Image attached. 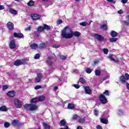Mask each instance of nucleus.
I'll list each match as a JSON object with an SVG mask.
<instances>
[{
    "instance_id": "obj_1",
    "label": "nucleus",
    "mask_w": 129,
    "mask_h": 129,
    "mask_svg": "<svg viewBox=\"0 0 129 129\" xmlns=\"http://www.w3.org/2000/svg\"><path fill=\"white\" fill-rule=\"evenodd\" d=\"M81 35V33L78 31H75L73 32L72 30L69 27H66L61 32V37L64 39H71L73 35L75 37H79Z\"/></svg>"
},
{
    "instance_id": "obj_2",
    "label": "nucleus",
    "mask_w": 129,
    "mask_h": 129,
    "mask_svg": "<svg viewBox=\"0 0 129 129\" xmlns=\"http://www.w3.org/2000/svg\"><path fill=\"white\" fill-rule=\"evenodd\" d=\"M24 107L26 109L30 110V111H33L38 109V106L33 104H25L24 105Z\"/></svg>"
},
{
    "instance_id": "obj_3",
    "label": "nucleus",
    "mask_w": 129,
    "mask_h": 129,
    "mask_svg": "<svg viewBox=\"0 0 129 129\" xmlns=\"http://www.w3.org/2000/svg\"><path fill=\"white\" fill-rule=\"evenodd\" d=\"M29 60H19L17 59L14 62L15 66H21V65H23V64H26L27 62H28Z\"/></svg>"
},
{
    "instance_id": "obj_4",
    "label": "nucleus",
    "mask_w": 129,
    "mask_h": 129,
    "mask_svg": "<svg viewBox=\"0 0 129 129\" xmlns=\"http://www.w3.org/2000/svg\"><path fill=\"white\" fill-rule=\"evenodd\" d=\"M93 37L94 38V39H96V40H98L100 42H102V41H104V37L98 34H94L93 35Z\"/></svg>"
},
{
    "instance_id": "obj_5",
    "label": "nucleus",
    "mask_w": 129,
    "mask_h": 129,
    "mask_svg": "<svg viewBox=\"0 0 129 129\" xmlns=\"http://www.w3.org/2000/svg\"><path fill=\"white\" fill-rule=\"evenodd\" d=\"M14 104L16 108H21L22 107V102L18 99H15Z\"/></svg>"
},
{
    "instance_id": "obj_6",
    "label": "nucleus",
    "mask_w": 129,
    "mask_h": 129,
    "mask_svg": "<svg viewBox=\"0 0 129 129\" xmlns=\"http://www.w3.org/2000/svg\"><path fill=\"white\" fill-rule=\"evenodd\" d=\"M100 101L103 104H106L107 103V99L105 97V96L103 94H101L99 97Z\"/></svg>"
},
{
    "instance_id": "obj_7",
    "label": "nucleus",
    "mask_w": 129,
    "mask_h": 129,
    "mask_svg": "<svg viewBox=\"0 0 129 129\" xmlns=\"http://www.w3.org/2000/svg\"><path fill=\"white\" fill-rule=\"evenodd\" d=\"M31 18L33 21H37V20H39L41 18V16L39 14H34L31 15Z\"/></svg>"
},
{
    "instance_id": "obj_8",
    "label": "nucleus",
    "mask_w": 129,
    "mask_h": 129,
    "mask_svg": "<svg viewBox=\"0 0 129 129\" xmlns=\"http://www.w3.org/2000/svg\"><path fill=\"white\" fill-rule=\"evenodd\" d=\"M13 35L15 38H20V39H24V35L22 33H17L15 32L14 33Z\"/></svg>"
},
{
    "instance_id": "obj_9",
    "label": "nucleus",
    "mask_w": 129,
    "mask_h": 129,
    "mask_svg": "<svg viewBox=\"0 0 129 129\" xmlns=\"http://www.w3.org/2000/svg\"><path fill=\"white\" fill-rule=\"evenodd\" d=\"M108 58L110 59L111 61H113V62H115V63L118 62V60L115 59L113 57V55L112 54H110L109 56H108Z\"/></svg>"
},
{
    "instance_id": "obj_10",
    "label": "nucleus",
    "mask_w": 129,
    "mask_h": 129,
    "mask_svg": "<svg viewBox=\"0 0 129 129\" xmlns=\"http://www.w3.org/2000/svg\"><path fill=\"white\" fill-rule=\"evenodd\" d=\"M7 27L9 29V30H13L14 29V23L12 22H9L7 24Z\"/></svg>"
},
{
    "instance_id": "obj_11",
    "label": "nucleus",
    "mask_w": 129,
    "mask_h": 129,
    "mask_svg": "<svg viewBox=\"0 0 129 129\" xmlns=\"http://www.w3.org/2000/svg\"><path fill=\"white\" fill-rule=\"evenodd\" d=\"M85 91L87 94H92V92H91V90H90V88L89 87H85Z\"/></svg>"
},
{
    "instance_id": "obj_12",
    "label": "nucleus",
    "mask_w": 129,
    "mask_h": 129,
    "mask_svg": "<svg viewBox=\"0 0 129 129\" xmlns=\"http://www.w3.org/2000/svg\"><path fill=\"white\" fill-rule=\"evenodd\" d=\"M10 47L11 49H15V48H16V43H15V40H12L10 42Z\"/></svg>"
},
{
    "instance_id": "obj_13",
    "label": "nucleus",
    "mask_w": 129,
    "mask_h": 129,
    "mask_svg": "<svg viewBox=\"0 0 129 129\" xmlns=\"http://www.w3.org/2000/svg\"><path fill=\"white\" fill-rule=\"evenodd\" d=\"M15 92H14V91H9L8 93H7V95L9 97H14V96H15Z\"/></svg>"
},
{
    "instance_id": "obj_14",
    "label": "nucleus",
    "mask_w": 129,
    "mask_h": 129,
    "mask_svg": "<svg viewBox=\"0 0 129 129\" xmlns=\"http://www.w3.org/2000/svg\"><path fill=\"white\" fill-rule=\"evenodd\" d=\"M30 48H31L32 50H36L37 48H38V44L36 43H33L30 45Z\"/></svg>"
},
{
    "instance_id": "obj_15",
    "label": "nucleus",
    "mask_w": 129,
    "mask_h": 129,
    "mask_svg": "<svg viewBox=\"0 0 129 129\" xmlns=\"http://www.w3.org/2000/svg\"><path fill=\"white\" fill-rule=\"evenodd\" d=\"M100 121L102 123H104V124H107V123H108V120L105 118H101Z\"/></svg>"
},
{
    "instance_id": "obj_16",
    "label": "nucleus",
    "mask_w": 129,
    "mask_h": 129,
    "mask_svg": "<svg viewBox=\"0 0 129 129\" xmlns=\"http://www.w3.org/2000/svg\"><path fill=\"white\" fill-rule=\"evenodd\" d=\"M86 117H85L80 118L78 121L80 123H84L86 121Z\"/></svg>"
},
{
    "instance_id": "obj_17",
    "label": "nucleus",
    "mask_w": 129,
    "mask_h": 129,
    "mask_svg": "<svg viewBox=\"0 0 129 129\" xmlns=\"http://www.w3.org/2000/svg\"><path fill=\"white\" fill-rule=\"evenodd\" d=\"M0 110L1 111H8L9 109L6 106H2L0 107Z\"/></svg>"
},
{
    "instance_id": "obj_18",
    "label": "nucleus",
    "mask_w": 129,
    "mask_h": 129,
    "mask_svg": "<svg viewBox=\"0 0 129 129\" xmlns=\"http://www.w3.org/2000/svg\"><path fill=\"white\" fill-rule=\"evenodd\" d=\"M18 123H19V120L17 119H14L12 122V125H13V126H17Z\"/></svg>"
},
{
    "instance_id": "obj_19",
    "label": "nucleus",
    "mask_w": 129,
    "mask_h": 129,
    "mask_svg": "<svg viewBox=\"0 0 129 129\" xmlns=\"http://www.w3.org/2000/svg\"><path fill=\"white\" fill-rule=\"evenodd\" d=\"M9 11L11 14H12V15H17V14H18V12L15 9L10 8Z\"/></svg>"
},
{
    "instance_id": "obj_20",
    "label": "nucleus",
    "mask_w": 129,
    "mask_h": 129,
    "mask_svg": "<svg viewBox=\"0 0 129 129\" xmlns=\"http://www.w3.org/2000/svg\"><path fill=\"white\" fill-rule=\"evenodd\" d=\"M124 113V112L121 109H118L116 111V114H118V115H122Z\"/></svg>"
},
{
    "instance_id": "obj_21",
    "label": "nucleus",
    "mask_w": 129,
    "mask_h": 129,
    "mask_svg": "<svg viewBox=\"0 0 129 129\" xmlns=\"http://www.w3.org/2000/svg\"><path fill=\"white\" fill-rule=\"evenodd\" d=\"M35 5V2L32 1L30 0L28 3H27V6L28 7H33V6Z\"/></svg>"
},
{
    "instance_id": "obj_22",
    "label": "nucleus",
    "mask_w": 129,
    "mask_h": 129,
    "mask_svg": "<svg viewBox=\"0 0 129 129\" xmlns=\"http://www.w3.org/2000/svg\"><path fill=\"white\" fill-rule=\"evenodd\" d=\"M100 29L103 30V31H107V25L106 24H103L101 26Z\"/></svg>"
},
{
    "instance_id": "obj_23",
    "label": "nucleus",
    "mask_w": 129,
    "mask_h": 129,
    "mask_svg": "<svg viewBox=\"0 0 129 129\" xmlns=\"http://www.w3.org/2000/svg\"><path fill=\"white\" fill-rule=\"evenodd\" d=\"M120 81L122 82V83H125V77L124 76H122L120 77Z\"/></svg>"
},
{
    "instance_id": "obj_24",
    "label": "nucleus",
    "mask_w": 129,
    "mask_h": 129,
    "mask_svg": "<svg viewBox=\"0 0 129 129\" xmlns=\"http://www.w3.org/2000/svg\"><path fill=\"white\" fill-rule=\"evenodd\" d=\"M110 35L111 37H112L113 38H114L115 37H116L117 36V33H116V32L114 31H112L110 33Z\"/></svg>"
},
{
    "instance_id": "obj_25",
    "label": "nucleus",
    "mask_w": 129,
    "mask_h": 129,
    "mask_svg": "<svg viewBox=\"0 0 129 129\" xmlns=\"http://www.w3.org/2000/svg\"><path fill=\"white\" fill-rule=\"evenodd\" d=\"M43 125L44 129H50V125L47 123H43Z\"/></svg>"
},
{
    "instance_id": "obj_26",
    "label": "nucleus",
    "mask_w": 129,
    "mask_h": 129,
    "mask_svg": "<svg viewBox=\"0 0 129 129\" xmlns=\"http://www.w3.org/2000/svg\"><path fill=\"white\" fill-rule=\"evenodd\" d=\"M75 107V106L73 104L70 103L68 105V108H69V109H74Z\"/></svg>"
},
{
    "instance_id": "obj_27",
    "label": "nucleus",
    "mask_w": 129,
    "mask_h": 129,
    "mask_svg": "<svg viewBox=\"0 0 129 129\" xmlns=\"http://www.w3.org/2000/svg\"><path fill=\"white\" fill-rule=\"evenodd\" d=\"M46 47H47V46L45 43H40V45L38 48L39 49H44V48H46Z\"/></svg>"
},
{
    "instance_id": "obj_28",
    "label": "nucleus",
    "mask_w": 129,
    "mask_h": 129,
    "mask_svg": "<svg viewBox=\"0 0 129 129\" xmlns=\"http://www.w3.org/2000/svg\"><path fill=\"white\" fill-rule=\"evenodd\" d=\"M85 72H86V73H88V74H90V73L92 72V70H91L89 68H86Z\"/></svg>"
},
{
    "instance_id": "obj_29",
    "label": "nucleus",
    "mask_w": 129,
    "mask_h": 129,
    "mask_svg": "<svg viewBox=\"0 0 129 129\" xmlns=\"http://www.w3.org/2000/svg\"><path fill=\"white\" fill-rule=\"evenodd\" d=\"M38 98V101H43V100H45V96H40Z\"/></svg>"
},
{
    "instance_id": "obj_30",
    "label": "nucleus",
    "mask_w": 129,
    "mask_h": 129,
    "mask_svg": "<svg viewBox=\"0 0 129 129\" xmlns=\"http://www.w3.org/2000/svg\"><path fill=\"white\" fill-rule=\"evenodd\" d=\"M38 101H39L38 100V97L34 98L31 100V103H35V102H38Z\"/></svg>"
},
{
    "instance_id": "obj_31",
    "label": "nucleus",
    "mask_w": 129,
    "mask_h": 129,
    "mask_svg": "<svg viewBox=\"0 0 129 129\" xmlns=\"http://www.w3.org/2000/svg\"><path fill=\"white\" fill-rule=\"evenodd\" d=\"M44 28L42 26H40L39 27H38L37 28V32H39V33L41 32H43V31H44Z\"/></svg>"
},
{
    "instance_id": "obj_32",
    "label": "nucleus",
    "mask_w": 129,
    "mask_h": 129,
    "mask_svg": "<svg viewBox=\"0 0 129 129\" xmlns=\"http://www.w3.org/2000/svg\"><path fill=\"white\" fill-rule=\"evenodd\" d=\"M46 63L49 66H51V65H52V64H53V61H52V60H51V59H47V60L46 61Z\"/></svg>"
},
{
    "instance_id": "obj_33",
    "label": "nucleus",
    "mask_w": 129,
    "mask_h": 129,
    "mask_svg": "<svg viewBox=\"0 0 129 129\" xmlns=\"http://www.w3.org/2000/svg\"><path fill=\"white\" fill-rule=\"evenodd\" d=\"M95 73V75L96 76H99V75H100V74L101 73V71H100V70H96Z\"/></svg>"
},
{
    "instance_id": "obj_34",
    "label": "nucleus",
    "mask_w": 129,
    "mask_h": 129,
    "mask_svg": "<svg viewBox=\"0 0 129 129\" xmlns=\"http://www.w3.org/2000/svg\"><path fill=\"white\" fill-rule=\"evenodd\" d=\"M80 82L82 83V84H85V79L84 78L81 77L79 80Z\"/></svg>"
},
{
    "instance_id": "obj_35",
    "label": "nucleus",
    "mask_w": 129,
    "mask_h": 129,
    "mask_svg": "<svg viewBox=\"0 0 129 129\" xmlns=\"http://www.w3.org/2000/svg\"><path fill=\"white\" fill-rule=\"evenodd\" d=\"M118 40V39L117 38H110V42L111 43L112 42H116L117 40Z\"/></svg>"
},
{
    "instance_id": "obj_36",
    "label": "nucleus",
    "mask_w": 129,
    "mask_h": 129,
    "mask_svg": "<svg viewBox=\"0 0 129 129\" xmlns=\"http://www.w3.org/2000/svg\"><path fill=\"white\" fill-rule=\"evenodd\" d=\"M80 25L81 26H82L83 27H86V26H87V22H83L82 23H80Z\"/></svg>"
},
{
    "instance_id": "obj_37",
    "label": "nucleus",
    "mask_w": 129,
    "mask_h": 129,
    "mask_svg": "<svg viewBox=\"0 0 129 129\" xmlns=\"http://www.w3.org/2000/svg\"><path fill=\"white\" fill-rule=\"evenodd\" d=\"M44 29H46V30H50V26L47 25L46 24H44Z\"/></svg>"
},
{
    "instance_id": "obj_38",
    "label": "nucleus",
    "mask_w": 129,
    "mask_h": 129,
    "mask_svg": "<svg viewBox=\"0 0 129 129\" xmlns=\"http://www.w3.org/2000/svg\"><path fill=\"white\" fill-rule=\"evenodd\" d=\"M10 123L8 122H6L5 124H4V126L6 128H8V127H10Z\"/></svg>"
},
{
    "instance_id": "obj_39",
    "label": "nucleus",
    "mask_w": 129,
    "mask_h": 129,
    "mask_svg": "<svg viewBox=\"0 0 129 129\" xmlns=\"http://www.w3.org/2000/svg\"><path fill=\"white\" fill-rule=\"evenodd\" d=\"M39 58H40V54L37 53L35 54L34 56V59H39Z\"/></svg>"
},
{
    "instance_id": "obj_40",
    "label": "nucleus",
    "mask_w": 129,
    "mask_h": 129,
    "mask_svg": "<svg viewBox=\"0 0 129 129\" xmlns=\"http://www.w3.org/2000/svg\"><path fill=\"white\" fill-rule=\"evenodd\" d=\"M103 52H104V54H107L108 53V49H107L106 48H104L103 49Z\"/></svg>"
},
{
    "instance_id": "obj_41",
    "label": "nucleus",
    "mask_w": 129,
    "mask_h": 129,
    "mask_svg": "<svg viewBox=\"0 0 129 129\" xmlns=\"http://www.w3.org/2000/svg\"><path fill=\"white\" fill-rule=\"evenodd\" d=\"M9 88V86L8 85H5L3 87V90H7Z\"/></svg>"
},
{
    "instance_id": "obj_42",
    "label": "nucleus",
    "mask_w": 129,
    "mask_h": 129,
    "mask_svg": "<svg viewBox=\"0 0 129 129\" xmlns=\"http://www.w3.org/2000/svg\"><path fill=\"white\" fill-rule=\"evenodd\" d=\"M104 94H105V95H106L107 96H108V95H109V92H108V90H106L104 92Z\"/></svg>"
},
{
    "instance_id": "obj_43",
    "label": "nucleus",
    "mask_w": 129,
    "mask_h": 129,
    "mask_svg": "<svg viewBox=\"0 0 129 129\" xmlns=\"http://www.w3.org/2000/svg\"><path fill=\"white\" fill-rule=\"evenodd\" d=\"M77 117H78V116L76 114H74L73 115V119H77Z\"/></svg>"
},
{
    "instance_id": "obj_44",
    "label": "nucleus",
    "mask_w": 129,
    "mask_h": 129,
    "mask_svg": "<svg viewBox=\"0 0 129 129\" xmlns=\"http://www.w3.org/2000/svg\"><path fill=\"white\" fill-rule=\"evenodd\" d=\"M37 77L38 78H40L41 79H42V74H41V73H37Z\"/></svg>"
},
{
    "instance_id": "obj_45",
    "label": "nucleus",
    "mask_w": 129,
    "mask_h": 129,
    "mask_svg": "<svg viewBox=\"0 0 129 129\" xmlns=\"http://www.w3.org/2000/svg\"><path fill=\"white\" fill-rule=\"evenodd\" d=\"M125 77H126V80H129V75L127 73L125 74Z\"/></svg>"
},
{
    "instance_id": "obj_46",
    "label": "nucleus",
    "mask_w": 129,
    "mask_h": 129,
    "mask_svg": "<svg viewBox=\"0 0 129 129\" xmlns=\"http://www.w3.org/2000/svg\"><path fill=\"white\" fill-rule=\"evenodd\" d=\"M74 87H75L76 88V89H78V88H79L80 87V85H79L78 84H75L74 85Z\"/></svg>"
},
{
    "instance_id": "obj_47",
    "label": "nucleus",
    "mask_w": 129,
    "mask_h": 129,
    "mask_svg": "<svg viewBox=\"0 0 129 129\" xmlns=\"http://www.w3.org/2000/svg\"><path fill=\"white\" fill-rule=\"evenodd\" d=\"M53 48H60V45H58V44H54L52 46Z\"/></svg>"
},
{
    "instance_id": "obj_48",
    "label": "nucleus",
    "mask_w": 129,
    "mask_h": 129,
    "mask_svg": "<svg viewBox=\"0 0 129 129\" xmlns=\"http://www.w3.org/2000/svg\"><path fill=\"white\" fill-rule=\"evenodd\" d=\"M60 24H62V20L61 19L57 21V25H60Z\"/></svg>"
},
{
    "instance_id": "obj_49",
    "label": "nucleus",
    "mask_w": 129,
    "mask_h": 129,
    "mask_svg": "<svg viewBox=\"0 0 129 129\" xmlns=\"http://www.w3.org/2000/svg\"><path fill=\"white\" fill-rule=\"evenodd\" d=\"M94 113L95 115H98V111H97V110H94Z\"/></svg>"
},
{
    "instance_id": "obj_50",
    "label": "nucleus",
    "mask_w": 129,
    "mask_h": 129,
    "mask_svg": "<svg viewBox=\"0 0 129 129\" xmlns=\"http://www.w3.org/2000/svg\"><path fill=\"white\" fill-rule=\"evenodd\" d=\"M42 88V86H36L35 87V89L36 90H37V89H40Z\"/></svg>"
},
{
    "instance_id": "obj_51",
    "label": "nucleus",
    "mask_w": 129,
    "mask_h": 129,
    "mask_svg": "<svg viewBox=\"0 0 129 129\" xmlns=\"http://www.w3.org/2000/svg\"><path fill=\"white\" fill-rule=\"evenodd\" d=\"M60 58L62 60H66V58H67V57H66V56H65V55H62L60 56Z\"/></svg>"
},
{
    "instance_id": "obj_52",
    "label": "nucleus",
    "mask_w": 129,
    "mask_h": 129,
    "mask_svg": "<svg viewBox=\"0 0 129 129\" xmlns=\"http://www.w3.org/2000/svg\"><path fill=\"white\" fill-rule=\"evenodd\" d=\"M5 9V6L4 5H0V11Z\"/></svg>"
},
{
    "instance_id": "obj_53",
    "label": "nucleus",
    "mask_w": 129,
    "mask_h": 129,
    "mask_svg": "<svg viewBox=\"0 0 129 129\" xmlns=\"http://www.w3.org/2000/svg\"><path fill=\"white\" fill-rule=\"evenodd\" d=\"M36 82H40L41 81V78H38L35 79Z\"/></svg>"
},
{
    "instance_id": "obj_54",
    "label": "nucleus",
    "mask_w": 129,
    "mask_h": 129,
    "mask_svg": "<svg viewBox=\"0 0 129 129\" xmlns=\"http://www.w3.org/2000/svg\"><path fill=\"white\" fill-rule=\"evenodd\" d=\"M121 3H122V4H126V3H127V0H122Z\"/></svg>"
},
{
    "instance_id": "obj_55",
    "label": "nucleus",
    "mask_w": 129,
    "mask_h": 129,
    "mask_svg": "<svg viewBox=\"0 0 129 129\" xmlns=\"http://www.w3.org/2000/svg\"><path fill=\"white\" fill-rule=\"evenodd\" d=\"M94 63V64H98L99 63V60H95Z\"/></svg>"
},
{
    "instance_id": "obj_56",
    "label": "nucleus",
    "mask_w": 129,
    "mask_h": 129,
    "mask_svg": "<svg viewBox=\"0 0 129 129\" xmlns=\"http://www.w3.org/2000/svg\"><path fill=\"white\" fill-rule=\"evenodd\" d=\"M123 11H122V10H120L119 11H118V14H123Z\"/></svg>"
},
{
    "instance_id": "obj_57",
    "label": "nucleus",
    "mask_w": 129,
    "mask_h": 129,
    "mask_svg": "<svg viewBox=\"0 0 129 129\" xmlns=\"http://www.w3.org/2000/svg\"><path fill=\"white\" fill-rule=\"evenodd\" d=\"M97 129H102V127L100 125H98L96 126Z\"/></svg>"
},
{
    "instance_id": "obj_58",
    "label": "nucleus",
    "mask_w": 129,
    "mask_h": 129,
    "mask_svg": "<svg viewBox=\"0 0 129 129\" xmlns=\"http://www.w3.org/2000/svg\"><path fill=\"white\" fill-rule=\"evenodd\" d=\"M126 87H127V89H128L129 90V84H128V83H126Z\"/></svg>"
},
{
    "instance_id": "obj_59",
    "label": "nucleus",
    "mask_w": 129,
    "mask_h": 129,
    "mask_svg": "<svg viewBox=\"0 0 129 129\" xmlns=\"http://www.w3.org/2000/svg\"><path fill=\"white\" fill-rule=\"evenodd\" d=\"M17 125H24V123L19 122H18V123Z\"/></svg>"
},
{
    "instance_id": "obj_60",
    "label": "nucleus",
    "mask_w": 129,
    "mask_h": 129,
    "mask_svg": "<svg viewBox=\"0 0 129 129\" xmlns=\"http://www.w3.org/2000/svg\"><path fill=\"white\" fill-rule=\"evenodd\" d=\"M73 72H75L76 73H78V71L77 69H75V70H73Z\"/></svg>"
},
{
    "instance_id": "obj_61",
    "label": "nucleus",
    "mask_w": 129,
    "mask_h": 129,
    "mask_svg": "<svg viewBox=\"0 0 129 129\" xmlns=\"http://www.w3.org/2000/svg\"><path fill=\"white\" fill-rule=\"evenodd\" d=\"M108 78H109V76H106V77H105L104 79H103V80H107V79H108Z\"/></svg>"
},
{
    "instance_id": "obj_62",
    "label": "nucleus",
    "mask_w": 129,
    "mask_h": 129,
    "mask_svg": "<svg viewBox=\"0 0 129 129\" xmlns=\"http://www.w3.org/2000/svg\"><path fill=\"white\" fill-rule=\"evenodd\" d=\"M57 89H58L57 87H54V89H53V90H54V91H56Z\"/></svg>"
},
{
    "instance_id": "obj_63",
    "label": "nucleus",
    "mask_w": 129,
    "mask_h": 129,
    "mask_svg": "<svg viewBox=\"0 0 129 129\" xmlns=\"http://www.w3.org/2000/svg\"><path fill=\"white\" fill-rule=\"evenodd\" d=\"M109 3H112V4H114V2L112 0H107Z\"/></svg>"
},
{
    "instance_id": "obj_64",
    "label": "nucleus",
    "mask_w": 129,
    "mask_h": 129,
    "mask_svg": "<svg viewBox=\"0 0 129 129\" xmlns=\"http://www.w3.org/2000/svg\"><path fill=\"white\" fill-rule=\"evenodd\" d=\"M77 129H82V127L80 126H78Z\"/></svg>"
}]
</instances>
